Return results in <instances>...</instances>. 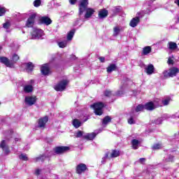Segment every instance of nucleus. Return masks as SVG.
Returning a JSON list of instances; mask_svg holds the SVG:
<instances>
[{"label": "nucleus", "mask_w": 179, "mask_h": 179, "mask_svg": "<svg viewBox=\"0 0 179 179\" xmlns=\"http://www.w3.org/2000/svg\"><path fill=\"white\" fill-rule=\"evenodd\" d=\"M131 145H132V148L133 149H138V146H139V141L136 140V139H133L131 141Z\"/></svg>", "instance_id": "c85d7f7f"}, {"label": "nucleus", "mask_w": 179, "mask_h": 179, "mask_svg": "<svg viewBox=\"0 0 179 179\" xmlns=\"http://www.w3.org/2000/svg\"><path fill=\"white\" fill-rule=\"evenodd\" d=\"M85 19H90L91 16H93L95 12L94 9L92 8H85Z\"/></svg>", "instance_id": "2eb2a0df"}, {"label": "nucleus", "mask_w": 179, "mask_h": 179, "mask_svg": "<svg viewBox=\"0 0 179 179\" xmlns=\"http://www.w3.org/2000/svg\"><path fill=\"white\" fill-rule=\"evenodd\" d=\"M91 108H93L96 115H103V108H104V103L102 102H97L91 105Z\"/></svg>", "instance_id": "7ed1b4c3"}, {"label": "nucleus", "mask_w": 179, "mask_h": 179, "mask_svg": "<svg viewBox=\"0 0 179 179\" xmlns=\"http://www.w3.org/2000/svg\"><path fill=\"white\" fill-rule=\"evenodd\" d=\"M87 166L85 164H80L76 166V172L78 174H82L84 171H86Z\"/></svg>", "instance_id": "ddd939ff"}, {"label": "nucleus", "mask_w": 179, "mask_h": 179, "mask_svg": "<svg viewBox=\"0 0 179 179\" xmlns=\"http://www.w3.org/2000/svg\"><path fill=\"white\" fill-rule=\"evenodd\" d=\"M0 148L2 149L3 152H4L5 155H8L10 153V150H9V145H8V143L6 141L3 140L0 143Z\"/></svg>", "instance_id": "9d476101"}, {"label": "nucleus", "mask_w": 179, "mask_h": 179, "mask_svg": "<svg viewBox=\"0 0 179 179\" xmlns=\"http://www.w3.org/2000/svg\"><path fill=\"white\" fill-rule=\"evenodd\" d=\"M73 36H75V29H73L68 33L67 40H69V41H71V40L73 38Z\"/></svg>", "instance_id": "7c9ffc66"}, {"label": "nucleus", "mask_w": 179, "mask_h": 179, "mask_svg": "<svg viewBox=\"0 0 179 179\" xmlns=\"http://www.w3.org/2000/svg\"><path fill=\"white\" fill-rule=\"evenodd\" d=\"M89 0H81L79 5V15H83V13L87 8Z\"/></svg>", "instance_id": "423d86ee"}, {"label": "nucleus", "mask_w": 179, "mask_h": 179, "mask_svg": "<svg viewBox=\"0 0 179 179\" xmlns=\"http://www.w3.org/2000/svg\"><path fill=\"white\" fill-rule=\"evenodd\" d=\"M67 43L66 41L59 42L58 45L60 48H65L66 47Z\"/></svg>", "instance_id": "37998d69"}, {"label": "nucleus", "mask_w": 179, "mask_h": 179, "mask_svg": "<svg viewBox=\"0 0 179 179\" xmlns=\"http://www.w3.org/2000/svg\"><path fill=\"white\" fill-rule=\"evenodd\" d=\"M76 1L78 0H69V2L71 5H75V3H76Z\"/></svg>", "instance_id": "864d4df0"}, {"label": "nucleus", "mask_w": 179, "mask_h": 179, "mask_svg": "<svg viewBox=\"0 0 179 179\" xmlns=\"http://www.w3.org/2000/svg\"><path fill=\"white\" fill-rule=\"evenodd\" d=\"M140 163H145L146 162V159L145 158H141L139 159Z\"/></svg>", "instance_id": "6e6d98bb"}, {"label": "nucleus", "mask_w": 179, "mask_h": 179, "mask_svg": "<svg viewBox=\"0 0 179 179\" xmlns=\"http://www.w3.org/2000/svg\"><path fill=\"white\" fill-rule=\"evenodd\" d=\"M170 101H171V99L170 98H166L162 101V106H169L170 103Z\"/></svg>", "instance_id": "e433bc0d"}, {"label": "nucleus", "mask_w": 179, "mask_h": 179, "mask_svg": "<svg viewBox=\"0 0 179 179\" xmlns=\"http://www.w3.org/2000/svg\"><path fill=\"white\" fill-rule=\"evenodd\" d=\"M104 94L105 96H106V97H110L113 94V93L110 90H106L105 91Z\"/></svg>", "instance_id": "49530a36"}, {"label": "nucleus", "mask_w": 179, "mask_h": 179, "mask_svg": "<svg viewBox=\"0 0 179 179\" xmlns=\"http://www.w3.org/2000/svg\"><path fill=\"white\" fill-rule=\"evenodd\" d=\"M97 134L99 133H96V132L87 133L83 136V138L84 139H87V141H93L97 136Z\"/></svg>", "instance_id": "dca6fc26"}, {"label": "nucleus", "mask_w": 179, "mask_h": 179, "mask_svg": "<svg viewBox=\"0 0 179 179\" xmlns=\"http://www.w3.org/2000/svg\"><path fill=\"white\" fill-rule=\"evenodd\" d=\"M152 52V48L150 46H146L143 49V55H148V54H150Z\"/></svg>", "instance_id": "cd10ccee"}, {"label": "nucleus", "mask_w": 179, "mask_h": 179, "mask_svg": "<svg viewBox=\"0 0 179 179\" xmlns=\"http://www.w3.org/2000/svg\"><path fill=\"white\" fill-rule=\"evenodd\" d=\"M121 31H122V27L118 26L115 27L113 28V36L117 37V36H118Z\"/></svg>", "instance_id": "5701e85b"}, {"label": "nucleus", "mask_w": 179, "mask_h": 179, "mask_svg": "<svg viewBox=\"0 0 179 179\" xmlns=\"http://www.w3.org/2000/svg\"><path fill=\"white\" fill-rule=\"evenodd\" d=\"M3 29H9L10 27V24L9 22H6L3 24Z\"/></svg>", "instance_id": "8fccbe9b"}, {"label": "nucleus", "mask_w": 179, "mask_h": 179, "mask_svg": "<svg viewBox=\"0 0 179 179\" xmlns=\"http://www.w3.org/2000/svg\"><path fill=\"white\" fill-rule=\"evenodd\" d=\"M41 5V0H35L34 1V6L38 8Z\"/></svg>", "instance_id": "79ce46f5"}, {"label": "nucleus", "mask_w": 179, "mask_h": 179, "mask_svg": "<svg viewBox=\"0 0 179 179\" xmlns=\"http://www.w3.org/2000/svg\"><path fill=\"white\" fill-rule=\"evenodd\" d=\"M19 159L20 160H24V162H27L29 160V157H27V155L26 154H21L19 155Z\"/></svg>", "instance_id": "58836bf2"}, {"label": "nucleus", "mask_w": 179, "mask_h": 179, "mask_svg": "<svg viewBox=\"0 0 179 179\" xmlns=\"http://www.w3.org/2000/svg\"><path fill=\"white\" fill-rule=\"evenodd\" d=\"M24 93H31L33 92V85H27L24 86Z\"/></svg>", "instance_id": "b1692460"}, {"label": "nucleus", "mask_w": 179, "mask_h": 179, "mask_svg": "<svg viewBox=\"0 0 179 179\" xmlns=\"http://www.w3.org/2000/svg\"><path fill=\"white\" fill-rule=\"evenodd\" d=\"M173 160H174V157L173 155H167L164 162V163H170V162H173Z\"/></svg>", "instance_id": "f704fd0d"}, {"label": "nucleus", "mask_w": 179, "mask_h": 179, "mask_svg": "<svg viewBox=\"0 0 179 179\" xmlns=\"http://www.w3.org/2000/svg\"><path fill=\"white\" fill-rule=\"evenodd\" d=\"M0 62H1L2 64H4V65H6V66H8V68H12L13 66V64H12L9 61V59L5 57H0Z\"/></svg>", "instance_id": "4468645a"}, {"label": "nucleus", "mask_w": 179, "mask_h": 179, "mask_svg": "<svg viewBox=\"0 0 179 179\" xmlns=\"http://www.w3.org/2000/svg\"><path fill=\"white\" fill-rule=\"evenodd\" d=\"M111 157H118L120 156V151L113 150L110 155Z\"/></svg>", "instance_id": "a19ab883"}, {"label": "nucleus", "mask_w": 179, "mask_h": 179, "mask_svg": "<svg viewBox=\"0 0 179 179\" xmlns=\"http://www.w3.org/2000/svg\"><path fill=\"white\" fill-rule=\"evenodd\" d=\"M128 123L130 124H134V118L130 117V118L128 120Z\"/></svg>", "instance_id": "603ef678"}, {"label": "nucleus", "mask_w": 179, "mask_h": 179, "mask_svg": "<svg viewBox=\"0 0 179 179\" xmlns=\"http://www.w3.org/2000/svg\"><path fill=\"white\" fill-rule=\"evenodd\" d=\"M44 36V31L42 29H34L31 34L32 40H38L39 38H43Z\"/></svg>", "instance_id": "39448f33"}, {"label": "nucleus", "mask_w": 179, "mask_h": 179, "mask_svg": "<svg viewBox=\"0 0 179 179\" xmlns=\"http://www.w3.org/2000/svg\"><path fill=\"white\" fill-rule=\"evenodd\" d=\"M161 118L164 121V120H169V118H170V115L169 114H164Z\"/></svg>", "instance_id": "09e8293b"}, {"label": "nucleus", "mask_w": 179, "mask_h": 179, "mask_svg": "<svg viewBox=\"0 0 179 179\" xmlns=\"http://www.w3.org/2000/svg\"><path fill=\"white\" fill-rule=\"evenodd\" d=\"M145 72L147 75H152L155 73V66L153 64H149L145 67Z\"/></svg>", "instance_id": "f3484780"}, {"label": "nucleus", "mask_w": 179, "mask_h": 179, "mask_svg": "<svg viewBox=\"0 0 179 179\" xmlns=\"http://www.w3.org/2000/svg\"><path fill=\"white\" fill-rule=\"evenodd\" d=\"M40 173H41V170L40 169H36L35 171L36 176H39Z\"/></svg>", "instance_id": "5fc2aeb1"}, {"label": "nucleus", "mask_w": 179, "mask_h": 179, "mask_svg": "<svg viewBox=\"0 0 179 179\" xmlns=\"http://www.w3.org/2000/svg\"><path fill=\"white\" fill-rule=\"evenodd\" d=\"M48 157V155H43L34 159V162H44L45 158Z\"/></svg>", "instance_id": "bb28decb"}, {"label": "nucleus", "mask_w": 179, "mask_h": 179, "mask_svg": "<svg viewBox=\"0 0 179 179\" xmlns=\"http://www.w3.org/2000/svg\"><path fill=\"white\" fill-rule=\"evenodd\" d=\"M172 117H173V118H176V117H177V118H179L178 113H176V115H172Z\"/></svg>", "instance_id": "13d9d810"}, {"label": "nucleus", "mask_w": 179, "mask_h": 179, "mask_svg": "<svg viewBox=\"0 0 179 179\" xmlns=\"http://www.w3.org/2000/svg\"><path fill=\"white\" fill-rule=\"evenodd\" d=\"M13 61L14 62H16L19 61V55H16V54H14V55H13Z\"/></svg>", "instance_id": "a18cd8bd"}, {"label": "nucleus", "mask_w": 179, "mask_h": 179, "mask_svg": "<svg viewBox=\"0 0 179 179\" xmlns=\"http://www.w3.org/2000/svg\"><path fill=\"white\" fill-rule=\"evenodd\" d=\"M109 122H111V117L110 116H106L102 120L103 125H107Z\"/></svg>", "instance_id": "c756f323"}, {"label": "nucleus", "mask_w": 179, "mask_h": 179, "mask_svg": "<svg viewBox=\"0 0 179 179\" xmlns=\"http://www.w3.org/2000/svg\"><path fill=\"white\" fill-rule=\"evenodd\" d=\"M116 12H120V8H116Z\"/></svg>", "instance_id": "680f3d73"}, {"label": "nucleus", "mask_w": 179, "mask_h": 179, "mask_svg": "<svg viewBox=\"0 0 179 179\" xmlns=\"http://www.w3.org/2000/svg\"><path fill=\"white\" fill-rule=\"evenodd\" d=\"M83 131H77V133L76 134V138H82V136H83Z\"/></svg>", "instance_id": "c03bdc74"}, {"label": "nucleus", "mask_w": 179, "mask_h": 179, "mask_svg": "<svg viewBox=\"0 0 179 179\" xmlns=\"http://www.w3.org/2000/svg\"><path fill=\"white\" fill-rule=\"evenodd\" d=\"M41 22L44 24H46V26H48L52 23V21L48 17H42L41 18Z\"/></svg>", "instance_id": "412c9836"}, {"label": "nucleus", "mask_w": 179, "mask_h": 179, "mask_svg": "<svg viewBox=\"0 0 179 179\" xmlns=\"http://www.w3.org/2000/svg\"><path fill=\"white\" fill-rule=\"evenodd\" d=\"M48 122V116H44L43 117H41L38 120V128L44 129Z\"/></svg>", "instance_id": "6e6552de"}, {"label": "nucleus", "mask_w": 179, "mask_h": 179, "mask_svg": "<svg viewBox=\"0 0 179 179\" xmlns=\"http://www.w3.org/2000/svg\"><path fill=\"white\" fill-rule=\"evenodd\" d=\"M8 10L6 9V8L0 6V16H3V15H5V13H6V11Z\"/></svg>", "instance_id": "ea45409f"}, {"label": "nucleus", "mask_w": 179, "mask_h": 179, "mask_svg": "<svg viewBox=\"0 0 179 179\" xmlns=\"http://www.w3.org/2000/svg\"><path fill=\"white\" fill-rule=\"evenodd\" d=\"M163 148V145L162 143H155L152 145V150H159V149H162Z\"/></svg>", "instance_id": "72a5a7b5"}, {"label": "nucleus", "mask_w": 179, "mask_h": 179, "mask_svg": "<svg viewBox=\"0 0 179 179\" xmlns=\"http://www.w3.org/2000/svg\"><path fill=\"white\" fill-rule=\"evenodd\" d=\"M152 124H156V125H160L162 122H163V119L162 117H159L158 119L152 120Z\"/></svg>", "instance_id": "4c0bfd02"}, {"label": "nucleus", "mask_w": 179, "mask_h": 179, "mask_svg": "<svg viewBox=\"0 0 179 179\" xmlns=\"http://www.w3.org/2000/svg\"><path fill=\"white\" fill-rule=\"evenodd\" d=\"M145 110V106L138 105L135 109L136 113H140V111H143Z\"/></svg>", "instance_id": "c9c22d12"}, {"label": "nucleus", "mask_w": 179, "mask_h": 179, "mask_svg": "<svg viewBox=\"0 0 179 179\" xmlns=\"http://www.w3.org/2000/svg\"><path fill=\"white\" fill-rule=\"evenodd\" d=\"M36 14L33 13L29 17L25 24L27 27H33L34 26V23H36Z\"/></svg>", "instance_id": "0eeeda50"}, {"label": "nucleus", "mask_w": 179, "mask_h": 179, "mask_svg": "<svg viewBox=\"0 0 179 179\" xmlns=\"http://www.w3.org/2000/svg\"><path fill=\"white\" fill-rule=\"evenodd\" d=\"M124 94V90L121 89V90L117 91L115 94L116 96H122Z\"/></svg>", "instance_id": "de8ad7c7"}, {"label": "nucleus", "mask_w": 179, "mask_h": 179, "mask_svg": "<svg viewBox=\"0 0 179 179\" xmlns=\"http://www.w3.org/2000/svg\"><path fill=\"white\" fill-rule=\"evenodd\" d=\"M68 80H62L55 86V90L57 92H64L66 89V86H68Z\"/></svg>", "instance_id": "20e7f679"}, {"label": "nucleus", "mask_w": 179, "mask_h": 179, "mask_svg": "<svg viewBox=\"0 0 179 179\" xmlns=\"http://www.w3.org/2000/svg\"><path fill=\"white\" fill-rule=\"evenodd\" d=\"M152 2L154 1H156V0H151Z\"/></svg>", "instance_id": "e2e57ef3"}, {"label": "nucleus", "mask_w": 179, "mask_h": 179, "mask_svg": "<svg viewBox=\"0 0 179 179\" xmlns=\"http://www.w3.org/2000/svg\"><path fill=\"white\" fill-rule=\"evenodd\" d=\"M108 15V11L106 9H102L99 12V17L100 19H104V17H107Z\"/></svg>", "instance_id": "6ab92c4d"}, {"label": "nucleus", "mask_w": 179, "mask_h": 179, "mask_svg": "<svg viewBox=\"0 0 179 179\" xmlns=\"http://www.w3.org/2000/svg\"><path fill=\"white\" fill-rule=\"evenodd\" d=\"M106 69H107L108 73H111V72L117 69V66L114 64H110Z\"/></svg>", "instance_id": "a878e982"}, {"label": "nucleus", "mask_w": 179, "mask_h": 179, "mask_svg": "<svg viewBox=\"0 0 179 179\" xmlns=\"http://www.w3.org/2000/svg\"><path fill=\"white\" fill-rule=\"evenodd\" d=\"M73 125L75 128H79V127H80V125H82V122H80V121H79L77 119H74L73 120Z\"/></svg>", "instance_id": "473e14b6"}, {"label": "nucleus", "mask_w": 179, "mask_h": 179, "mask_svg": "<svg viewBox=\"0 0 179 179\" xmlns=\"http://www.w3.org/2000/svg\"><path fill=\"white\" fill-rule=\"evenodd\" d=\"M152 104L155 108H157V107H163L162 101L159 99H156L154 101H152Z\"/></svg>", "instance_id": "393cba45"}, {"label": "nucleus", "mask_w": 179, "mask_h": 179, "mask_svg": "<svg viewBox=\"0 0 179 179\" xmlns=\"http://www.w3.org/2000/svg\"><path fill=\"white\" fill-rule=\"evenodd\" d=\"M15 142H17V141H19V138H15Z\"/></svg>", "instance_id": "052dcab7"}, {"label": "nucleus", "mask_w": 179, "mask_h": 179, "mask_svg": "<svg viewBox=\"0 0 179 179\" xmlns=\"http://www.w3.org/2000/svg\"><path fill=\"white\" fill-rule=\"evenodd\" d=\"M156 108L155 105H153V102H148L144 106L145 110H148L149 111H152V110H155Z\"/></svg>", "instance_id": "4be33fe9"}, {"label": "nucleus", "mask_w": 179, "mask_h": 179, "mask_svg": "<svg viewBox=\"0 0 179 179\" xmlns=\"http://www.w3.org/2000/svg\"><path fill=\"white\" fill-rule=\"evenodd\" d=\"M168 65H174L176 64V59L174 56H170L167 61Z\"/></svg>", "instance_id": "2f4dec72"}, {"label": "nucleus", "mask_w": 179, "mask_h": 179, "mask_svg": "<svg viewBox=\"0 0 179 179\" xmlns=\"http://www.w3.org/2000/svg\"><path fill=\"white\" fill-rule=\"evenodd\" d=\"M150 12H152V10H147L145 11H141L138 13L137 16L132 18L130 21L129 26H131V27H136V26L139 24V22H141V17H143L145 15H149Z\"/></svg>", "instance_id": "f257e3e1"}, {"label": "nucleus", "mask_w": 179, "mask_h": 179, "mask_svg": "<svg viewBox=\"0 0 179 179\" xmlns=\"http://www.w3.org/2000/svg\"><path fill=\"white\" fill-rule=\"evenodd\" d=\"M99 61H101V62H104L106 61V58L101 57H99Z\"/></svg>", "instance_id": "4d7b16f0"}, {"label": "nucleus", "mask_w": 179, "mask_h": 179, "mask_svg": "<svg viewBox=\"0 0 179 179\" xmlns=\"http://www.w3.org/2000/svg\"><path fill=\"white\" fill-rule=\"evenodd\" d=\"M167 47L170 50V51H176L178 46H177V43H176L175 42L170 41L168 43Z\"/></svg>", "instance_id": "a211bd4d"}, {"label": "nucleus", "mask_w": 179, "mask_h": 179, "mask_svg": "<svg viewBox=\"0 0 179 179\" xmlns=\"http://www.w3.org/2000/svg\"><path fill=\"white\" fill-rule=\"evenodd\" d=\"M0 50H1V47H0Z\"/></svg>", "instance_id": "0e129e2a"}, {"label": "nucleus", "mask_w": 179, "mask_h": 179, "mask_svg": "<svg viewBox=\"0 0 179 179\" xmlns=\"http://www.w3.org/2000/svg\"><path fill=\"white\" fill-rule=\"evenodd\" d=\"M106 159H108V153H106L105 157L102 158L101 163H104V160H106Z\"/></svg>", "instance_id": "3c124183"}, {"label": "nucleus", "mask_w": 179, "mask_h": 179, "mask_svg": "<svg viewBox=\"0 0 179 179\" xmlns=\"http://www.w3.org/2000/svg\"><path fill=\"white\" fill-rule=\"evenodd\" d=\"M24 65V66L26 68V71H27V72H28V73H30V72H31L34 68V65L31 62L26 63Z\"/></svg>", "instance_id": "aec40b11"}, {"label": "nucleus", "mask_w": 179, "mask_h": 179, "mask_svg": "<svg viewBox=\"0 0 179 179\" xmlns=\"http://www.w3.org/2000/svg\"><path fill=\"white\" fill-rule=\"evenodd\" d=\"M174 2L178 4V6H179V0H175Z\"/></svg>", "instance_id": "bf43d9fd"}, {"label": "nucleus", "mask_w": 179, "mask_h": 179, "mask_svg": "<svg viewBox=\"0 0 179 179\" xmlns=\"http://www.w3.org/2000/svg\"><path fill=\"white\" fill-rule=\"evenodd\" d=\"M69 149L70 148L68 146L56 147L55 148V152L57 155H60L61 153H65V152H68Z\"/></svg>", "instance_id": "f8f14e48"}, {"label": "nucleus", "mask_w": 179, "mask_h": 179, "mask_svg": "<svg viewBox=\"0 0 179 179\" xmlns=\"http://www.w3.org/2000/svg\"><path fill=\"white\" fill-rule=\"evenodd\" d=\"M36 101H37V98L34 96H26L24 99L25 104L27 106H33L34 104H36Z\"/></svg>", "instance_id": "1a4fd4ad"}, {"label": "nucleus", "mask_w": 179, "mask_h": 179, "mask_svg": "<svg viewBox=\"0 0 179 179\" xmlns=\"http://www.w3.org/2000/svg\"><path fill=\"white\" fill-rule=\"evenodd\" d=\"M41 72L42 75H44L45 76H48L50 75V66L48 64H45L43 65L41 68Z\"/></svg>", "instance_id": "9b49d317"}, {"label": "nucleus", "mask_w": 179, "mask_h": 179, "mask_svg": "<svg viewBox=\"0 0 179 179\" xmlns=\"http://www.w3.org/2000/svg\"><path fill=\"white\" fill-rule=\"evenodd\" d=\"M179 69L176 67H171L169 69V71L167 70L164 71L163 75L164 78L167 79L169 78H174V76H177V73H178Z\"/></svg>", "instance_id": "f03ea898"}]
</instances>
